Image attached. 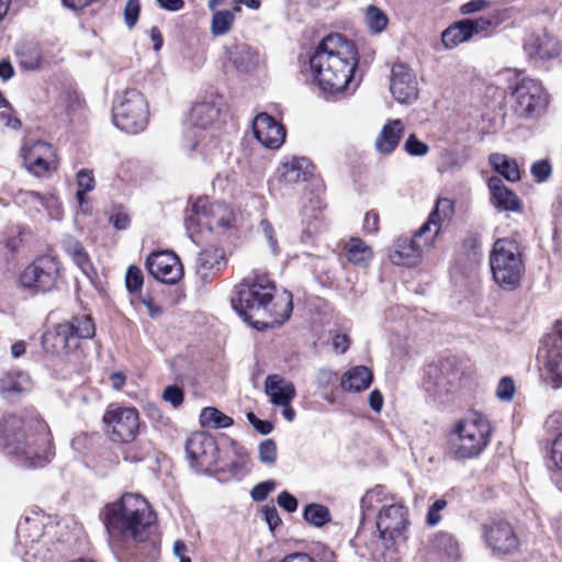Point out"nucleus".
I'll return each mask as SVG.
<instances>
[{
  "mask_svg": "<svg viewBox=\"0 0 562 562\" xmlns=\"http://www.w3.org/2000/svg\"><path fill=\"white\" fill-rule=\"evenodd\" d=\"M232 306L245 322L263 330L282 325L292 313V294L278 292L267 274H251L235 286Z\"/></svg>",
  "mask_w": 562,
  "mask_h": 562,
  "instance_id": "1",
  "label": "nucleus"
},
{
  "mask_svg": "<svg viewBox=\"0 0 562 562\" xmlns=\"http://www.w3.org/2000/svg\"><path fill=\"white\" fill-rule=\"evenodd\" d=\"M358 61V50L351 41L329 34L310 57L313 82L324 95L340 94L350 83Z\"/></svg>",
  "mask_w": 562,
  "mask_h": 562,
  "instance_id": "2",
  "label": "nucleus"
},
{
  "mask_svg": "<svg viewBox=\"0 0 562 562\" xmlns=\"http://www.w3.org/2000/svg\"><path fill=\"white\" fill-rule=\"evenodd\" d=\"M103 522L112 538L143 542L155 520L148 502L139 494L125 493L103 509Z\"/></svg>",
  "mask_w": 562,
  "mask_h": 562,
  "instance_id": "3",
  "label": "nucleus"
},
{
  "mask_svg": "<svg viewBox=\"0 0 562 562\" xmlns=\"http://www.w3.org/2000/svg\"><path fill=\"white\" fill-rule=\"evenodd\" d=\"M4 448L24 468H43L55 457L52 435L44 422L25 425L12 419L4 434Z\"/></svg>",
  "mask_w": 562,
  "mask_h": 562,
  "instance_id": "4",
  "label": "nucleus"
},
{
  "mask_svg": "<svg viewBox=\"0 0 562 562\" xmlns=\"http://www.w3.org/2000/svg\"><path fill=\"white\" fill-rule=\"evenodd\" d=\"M244 224L245 216L239 209L207 196L198 198L187 207L184 216V226L192 239L203 232L217 236H233Z\"/></svg>",
  "mask_w": 562,
  "mask_h": 562,
  "instance_id": "5",
  "label": "nucleus"
},
{
  "mask_svg": "<svg viewBox=\"0 0 562 562\" xmlns=\"http://www.w3.org/2000/svg\"><path fill=\"white\" fill-rule=\"evenodd\" d=\"M218 115L220 106L215 100H204L191 108V126L186 131L183 146L188 151L199 154L202 160H212L218 154V142L206 131Z\"/></svg>",
  "mask_w": 562,
  "mask_h": 562,
  "instance_id": "6",
  "label": "nucleus"
},
{
  "mask_svg": "<svg viewBox=\"0 0 562 562\" xmlns=\"http://www.w3.org/2000/svg\"><path fill=\"white\" fill-rule=\"evenodd\" d=\"M492 427L488 419L480 413H471L458 420L451 431V453L457 460L479 457L488 446Z\"/></svg>",
  "mask_w": 562,
  "mask_h": 562,
  "instance_id": "7",
  "label": "nucleus"
},
{
  "mask_svg": "<svg viewBox=\"0 0 562 562\" xmlns=\"http://www.w3.org/2000/svg\"><path fill=\"white\" fill-rule=\"evenodd\" d=\"M493 280L503 290L513 291L520 285L525 265L518 244L509 238L497 239L490 254Z\"/></svg>",
  "mask_w": 562,
  "mask_h": 562,
  "instance_id": "8",
  "label": "nucleus"
},
{
  "mask_svg": "<svg viewBox=\"0 0 562 562\" xmlns=\"http://www.w3.org/2000/svg\"><path fill=\"white\" fill-rule=\"evenodd\" d=\"M94 334L95 327L91 317H74L47 330L43 336V346L48 352L69 355L79 348L82 339H90Z\"/></svg>",
  "mask_w": 562,
  "mask_h": 562,
  "instance_id": "9",
  "label": "nucleus"
},
{
  "mask_svg": "<svg viewBox=\"0 0 562 562\" xmlns=\"http://www.w3.org/2000/svg\"><path fill=\"white\" fill-rule=\"evenodd\" d=\"M112 114L117 128L128 134H137L148 124V103L137 89H126L115 98Z\"/></svg>",
  "mask_w": 562,
  "mask_h": 562,
  "instance_id": "10",
  "label": "nucleus"
},
{
  "mask_svg": "<svg viewBox=\"0 0 562 562\" xmlns=\"http://www.w3.org/2000/svg\"><path fill=\"white\" fill-rule=\"evenodd\" d=\"M512 110L516 117L536 121L543 115L549 105V94L539 80L520 79L510 93Z\"/></svg>",
  "mask_w": 562,
  "mask_h": 562,
  "instance_id": "11",
  "label": "nucleus"
},
{
  "mask_svg": "<svg viewBox=\"0 0 562 562\" xmlns=\"http://www.w3.org/2000/svg\"><path fill=\"white\" fill-rule=\"evenodd\" d=\"M59 262L53 256H40L26 266L19 276V288L31 295L48 292L59 278Z\"/></svg>",
  "mask_w": 562,
  "mask_h": 562,
  "instance_id": "12",
  "label": "nucleus"
},
{
  "mask_svg": "<svg viewBox=\"0 0 562 562\" xmlns=\"http://www.w3.org/2000/svg\"><path fill=\"white\" fill-rule=\"evenodd\" d=\"M103 423L114 441L131 442L139 432V414L134 407L111 405L103 415Z\"/></svg>",
  "mask_w": 562,
  "mask_h": 562,
  "instance_id": "13",
  "label": "nucleus"
},
{
  "mask_svg": "<svg viewBox=\"0 0 562 562\" xmlns=\"http://www.w3.org/2000/svg\"><path fill=\"white\" fill-rule=\"evenodd\" d=\"M390 504L380 508L376 518V529L385 546H390L404 537L408 526L407 508L393 496Z\"/></svg>",
  "mask_w": 562,
  "mask_h": 562,
  "instance_id": "14",
  "label": "nucleus"
},
{
  "mask_svg": "<svg viewBox=\"0 0 562 562\" xmlns=\"http://www.w3.org/2000/svg\"><path fill=\"white\" fill-rule=\"evenodd\" d=\"M186 453L191 467L199 471H210L217 463L216 442L205 432H194L188 437Z\"/></svg>",
  "mask_w": 562,
  "mask_h": 562,
  "instance_id": "15",
  "label": "nucleus"
},
{
  "mask_svg": "<svg viewBox=\"0 0 562 562\" xmlns=\"http://www.w3.org/2000/svg\"><path fill=\"white\" fill-rule=\"evenodd\" d=\"M434 235L427 236L419 228L412 238L401 237L396 240L391 259L396 265L417 266L426 250L434 246Z\"/></svg>",
  "mask_w": 562,
  "mask_h": 562,
  "instance_id": "16",
  "label": "nucleus"
},
{
  "mask_svg": "<svg viewBox=\"0 0 562 562\" xmlns=\"http://www.w3.org/2000/svg\"><path fill=\"white\" fill-rule=\"evenodd\" d=\"M146 267L148 272L162 283L175 284L183 274L179 258L168 250L150 254L147 257Z\"/></svg>",
  "mask_w": 562,
  "mask_h": 562,
  "instance_id": "17",
  "label": "nucleus"
},
{
  "mask_svg": "<svg viewBox=\"0 0 562 562\" xmlns=\"http://www.w3.org/2000/svg\"><path fill=\"white\" fill-rule=\"evenodd\" d=\"M390 90L398 103L411 104L418 99L416 74L405 64H395L391 71Z\"/></svg>",
  "mask_w": 562,
  "mask_h": 562,
  "instance_id": "18",
  "label": "nucleus"
},
{
  "mask_svg": "<svg viewBox=\"0 0 562 562\" xmlns=\"http://www.w3.org/2000/svg\"><path fill=\"white\" fill-rule=\"evenodd\" d=\"M23 161L25 168L36 177L45 176L56 168L55 151L43 140L34 142L24 148Z\"/></svg>",
  "mask_w": 562,
  "mask_h": 562,
  "instance_id": "19",
  "label": "nucleus"
},
{
  "mask_svg": "<svg viewBox=\"0 0 562 562\" xmlns=\"http://www.w3.org/2000/svg\"><path fill=\"white\" fill-rule=\"evenodd\" d=\"M524 50L528 59L538 65L560 54L559 42L546 32L528 34L524 41Z\"/></svg>",
  "mask_w": 562,
  "mask_h": 562,
  "instance_id": "20",
  "label": "nucleus"
},
{
  "mask_svg": "<svg viewBox=\"0 0 562 562\" xmlns=\"http://www.w3.org/2000/svg\"><path fill=\"white\" fill-rule=\"evenodd\" d=\"M255 137L269 149H278L285 140V128L267 113L258 114L252 123Z\"/></svg>",
  "mask_w": 562,
  "mask_h": 562,
  "instance_id": "21",
  "label": "nucleus"
},
{
  "mask_svg": "<svg viewBox=\"0 0 562 562\" xmlns=\"http://www.w3.org/2000/svg\"><path fill=\"white\" fill-rule=\"evenodd\" d=\"M484 537L487 546L501 553H509L518 547V538L513 527L505 521L494 522L486 527Z\"/></svg>",
  "mask_w": 562,
  "mask_h": 562,
  "instance_id": "22",
  "label": "nucleus"
},
{
  "mask_svg": "<svg viewBox=\"0 0 562 562\" xmlns=\"http://www.w3.org/2000/svg\"><path fill=\"white\" fill-rule=\"evenodd\" d=\"M538 359L543 363L552 380L562 385V342L558 337H547L538 351Z\"/></svg>",
  "mask_w": 562,
  "mask_h": 562,
  "instance_id": "23",
  "label": "nucleus"
},
{
  "mask_svg": "<svg viewBox=\"0 0 562 562\" xmlns=\"http://www.w3.org/2000/svg\"><path fill=\"white\" fill-rule=\"evenodd\" d=\"M227 265L225 251L217 247L203 249L196 259V274L203 282H209Z\"/></svg>",
  "mask_w": 562,
  "mask_h": 562,
  "instance_id": "24",
  "label": "nucleus"
},
{
  "mask_svg": "<svg viewBox=\"0 0 562 562\" xmlns=\"http://www.w3.org/2000/svg\"><path fill=\"white\" fill-rule=\"evenodd\" d=\"M454 214V203L448 198H439L427 221L420 226L422 233L427 236L434 235V241L439 235L442 226L450 223Z\"/></svg>",
  "mask_w": 562,
  "mask_h": 562,
  "instance_id": "25",
  "label": "nucleus"
},
{
  "mask_svg": "<svg viewBox=\"0 0 562 562\" xmlns=\"http://www.w3.org/2000/svg\"><path fill=\"white\" fill-rule=\"evenodd\" d=\"M490 190V201L492 205L498 211L504 212H519L520 200L517 194L508 189L503 180L498 177H491L487 180Z\"/></svg>",
  "mask_w": 562,
  "mask_h": 562,
  "instance_id": "26",
  "label": "nucleus"
},
{
  "mask_svg": "<svg viewBox=\"0 0 562 562\" xmlns=\"http://www.w3.org/2000/svg\"><path fill=\"white\" fill-rule=\"evenodd\" d=\"M265 393L273 406L288 405L296 396L294 384L279 374H269L265 379Z\"/></svg>",
  "mask_w": 562,
  "mask_h": 562,
  "instance_id": "27",
  "label": "nucleus"
},
{
  "mask_svg": "<svg viewBox=\"0 0 562 562\" xmlns=\"http://www.w3.org/2000/svg\"><path fill=\"white\" fill-rule=\"evenodd\" d=\"M31 389L32 380L25 371L9 370L0 376V393L7 400H15Z\"/></svg>",
  "mask_w": 562,
  "mask_h": 562,
  "instance_id": "28",
  "label": "nucleus"
},
{
  "mask_svg": "<svg viewBox=\"0 0 562 562\" xmlns=\"http://www.w3.org/2000/svg\"><path fill=\"white\" fill-rule=\"evenodd\" d=\"M313 165L305 157H291L278 167L279 178L289 184L307 180L313 175Z\"/></svg>",
  "mask_w": 562,
  "mask_h": 562,
  "instance_id": "29",
  "label": "nucleus"
},
{
  "mask_svg": "<svg viewBox=\"0 0 562 562\" xmlns=\"http://www.w3.org/2000/svg\"><path fill=\"white\" fill-rule=\"evenodd\" d=\"M405 131L404 123L398 120L389 121L375 139V149L383 155H390L395 150Z\"/></svg>",
  "mask_w": 562,
  "mask_h": 562,
  "instance_id": "30",
  "label": "nucleus"
},
{
  "mask_svg": "<svg viewBox=\"0 0 562 562\" xmlns=\"http://www.w3.org/2000/svg\"><path fill=\"white\" fill-rule=\"evenodd\" d=\"M451 380L445 372L443 364H430L425 370L424 387L432 395H441L450 391Z\"/></svg>",
  "mask_w": 562,
  "mask_h": 562,
  "instance_id": "31",
  "label": "nucleus"
},
{
  "mask_svg": "<svg viewBox=\"0 0 562 562\" xmlns=\"http://www.w3.org/2000/svg\"><path fill=\"white\" fill-rule=\"evenodd\" d=\"M373 374L364 366H356L345 372L341 378V387L347 392H362L372 383Z\"/></svg>",
  "mask_w": 562,
  "mask_h": 562,
  "instance_id": "32",
  "label": "nucleus"
},
{
  "mask_svg": "<svg viewBox=\"0 0 562 562\" xmlns=\"http://www.w3.org/2000/svg\"><path fill=\"white\" fill-rule=\"evenodd\" d=\"M471 37V29H469L467 19H464L447 27L442 32L441 42L446 48L451 49L459 44L469 41Z\"/></svg>",
  "mask_w": 562,
  "mask_h": 562,
  "instance_id": "33",
  "label": "nucleus"
},
{
  "mask_svg": "<svg viewBox=\"0 0 562 562\" xmlns=\"http://www.w3.org/2000/svg\"><path fill=\"white\" fill-rule=\"evenodd\" d=\"M346 256L349 262L366 267L372 259L373 252L362 239L355 237L346 244Z\"/></svg>",
  "mask_w": 562,
  "mask_h": 562,
  "instance_id": "34",
  "label": "nucleus"
},
{
  "mask_svg": "<svg viewBox=\"0 0 562 562\" xmlns=\"http://www.w3.org/2000/svg\"><path fill=\"white\" fill-rule=\"evenodd\" d=\"M488 161L493 169L506 180L514 182L520 179L519 168L515 159L496 153L490 156Z\"/></svg>",
  "mask_w": 562,
  "mask_h": 562,
  "instance_id": "35",
  "label": "nucleus"
},
{
  "mask_svg": "<svg viewBox=\"0 0 562 562\" xmlns=\"http://www.w3.org/2000/svg\"><path fill=\"white\" fill-rule=\"evenodd\" d=\"M393 501V495H390L385 487L376 485L369 490L361 498L360 506L363 516L370 514L379 506L384 507V504H390Z\"/></svg>",
  "mask_w": 562,
  "mask_h": 562,
  "instance_id": "36",
  "label": "nucleus"
},
{
  "mask_svg": "<svg viewBox=\"0 0 562 562\" xmlns=\"http://www.w3.org/2000/svg\"><path fill=\"white\" fill-rule=\"evenodd\" d=\"M240 12V7L235 4L232 10H217L214 11L211 21V33L214 36H222L231 31L235 21V13Z\"/></svg>",
  "mask_w": 562,
  "mask_h": 562,
  "instance_id": "37",
  "label": "nucleus"
},
{
  "mask_svg": "<svg viewBox=\"0 0 562 562\" xmlns=\"http://www.w3.org/2000/svg\"><path fill=\"white\" fill-rule=\"evenodd\" d=\"M256 53L246 44L235 45L227 52L228 60L238 70H248L256 63Z\"/></svg>",
  "mask_w": 562,
  "mask_h": 562,
  "instance_id": "38",
  "label": "nucleus"
},
{
  "mask_svg": "<svg viewBox=\"0 0 562 562\" xmlns=\"http://www.w3.org/2000/svg\"><path fill=\"white\" fill-rule=\"evenodd\" d=\"M200 424L214 429L227 428L233 425V418L215 407H205L201 411Z\"/></svg>",
  "mask_w": 562,
  "mask_h": 562,
  "instance_id": "39",
  "label": "nucleus"
},
{
  "mask_svg": "<svg viewBox=\"0 0 562 562\" xmlns=\"http://www.w3.org/2000/svg\"><path fill=\"white\" fill-rule=\"evenodd\" d=\"M432 548L448 558L456 559L459 557V543L450 533L440 532L436 535L432 540Z\"/></svg>",
  "mask_w": 562,
  "mask_h": 562,
  "instance_id": "40",
  "label": "nucleus"
},
{
  "mask_svg": "<svg viewBox=\"0 0 562 562\" xmlns=\"http://www.w3.org/2000/svg\"><path fill=\"white\" fill-rule=\"evenodd\" d=\"M66 251L72 258L75 263L79 267V269L86 274L89 276L91 270V263L88 254L86 252L83 246L77 240H68L66 243Z\"/></svg>",
  "mask_w": 562,
  "mask_h": 562,
  "instance_id": "41",
  "label": "nucleus"
},
{
  "mask_svg": "<svg viewBox=\"0 0 562 562\" xmlns=\"http://www.w3.org/2000/svg\"><path fill=\"white\" fill-rule=\"evenodd\" d=\"M304 519L315 527H323L330 521L331 515L328 508L321 504H308L303 512Z\"/></svg>",
  "mask_w": 562,
  "mask_h": 562,
  "instance_id": "42",
  "label": "nucleus"
},
{
  "mask_svg": "<svg viewBox=\"0 0 562 562\" xmlns=\"http://www.w3.org/2000/svg\"><path fill=\"white\" fill-rule=\"evenodd\" d=\"M505 19V12L493 14L490 18L467 19V24L471 29L472 36L482 32H486L492 26L499 25Z\"/></svg>",
  "mask_w": 562,
  "mask_h": 562,
  "instance_id": "43",
  "label": "nucleus"
},
{
  "mask_svg": "<svg viewBox=\"0 0 562 562\" xmlns=\"http://www.w3.org/2000/svg\"><path fill=\"white\" fill-rule=\"evenodd\" d=\"M366 21L373 33H381L387 24L386 14L375 5H369L366 12Z\"/></svg>",
  "mask_w": 562,
  "mask_h": 562,
  "instance_id": "44",
  "label": "nucleus"
},
{
  "mask_svg": "<svg viewBox=\"0 0 562 562\" xmlns=\"http://www.w3.org/2000/svg\"><path fill=\"white\" fill-rule=\"evenodd\" d=\"M77 184H78V190H77L76 195H77L79 204L82 205L85 202V195L88 192L92 191L95 186V180H94L92 171L89 169L79 170L77 173Z\"/></svg>",
  "mask_w": 562,
  "mask_h": 562,
  "instance_id": "45",
  "label": "nucleus"
},
{
  "mask_svg": "<svg viewBox=\"0 0 562 562\" xmlns=\"http://www.w3.org/2000/svg\"><path fill=\"white\" fill-rule=\"evenodd\" d=\"M20 65L27 70H37L43 65V58L37 48H27L20 52Z\"/></svg>",
  "mask_w": 562,
  "mask_h": 562,
  "instance_id": "46",
  "label": "nucleus"
},
{
  "mask_svg": "<svg viewBox=\"0 0 562 562\" xmlns=\"http://www.w3.org/2000/svg\"><path fill=\"white\" fill-rule=\"evenodd\" d=\"M259 226L262 232L263 238L270 248L271 254L273 256H278L280 254V247L276 237L273 226L268 220H261Z\"/></svg>",
  "mask_w": 562,
  "mask_h": 562,
  "instance_id": "47",
  "label": "nucleus"
},
{
  "mask_svg": "<svg viewBox=\"0 0 562 562\" xmlns=\"http://www.w3.org/2000/svg\"><path fill=\"white\" fill-rule=\"evenodd\" d=\"M404 149L409 156L423 157L428 154L429 147L419 140L415 134H411L404 144Z\"/></svg>",
  "mask_w": 562,
  "mask_h": 562,
  "instance_id": "48",
  "label": "nucleus"
},
{
  "mask_svg": "<svg viewBox=\"0 0 562 562\" xmlns=\"http://www.w3.org/2000/svg\"><path fill=\"white\" fill-rule=\"evenodd\" d=\"M530 172L538 182L547 181L552 173V166L548 159H540L531 165Z\"/></svg>",
  "mask_w": 562,
  "mask_h": 562,
  "instance_id": "49",
  "label": "nucleus"
},
{
  "mask_svg": "<svg viewBox=\"0 0 562 562\" xmlns=\"http://www.w3.org/2000/svg\"><path fill=\"white\" fill-rule=\"evenodd\" d=\"M143 272L142 270L136 266L128 267L125 276V284L126 289L130 292H136L140 290L143 285Z\"/></svg>",
  "mask_w": 562,
  "mask_h": 562,
  "instance_id": "50",
  "label": "nucleus"
},
{
  "mask_svg": "<svg viewBox=\"0 0 562 562\" xmlns=\"http://www.w3.org/2000/svg\"><path fill=\"white\" fill-rule=\"evenodd\" d=\"M42 206L48 212V215L53 220H59L63 215L61 203L55 195H43L41 203Z\"/></svg>",
  "mask_w": 562,
  "mask_h": 562,
  "instance_id": "51",
  "label": "nucleus"
},
{
  "mask_svg": "<svg viewBox=\"0 0 562 562\" xmlns=\"http://www.w3.org/2000/svg\"><path fill=\"white\" fill-rule=\"evenodd\" d=\"M259 459L262 463L273 464L277 459V446L271 439L262 441L259 446Z\"/></svg>",
  "mask_w": 562,
  "mask_h": 562,
  "instance_id": "52",
  "label": "nucleus"
},
{
  "mask_svg": "<svg viewBox=\"0 0 562 562\" xmlns=\"http://www.w3.org/2000/svg\"><path fill=\"white\" fill-rule=\"evenodd\" d=\"M42 194L36 191L20 190L15 194L16 203L30 207H36L41 203Z\"/></svg>",
  "mask_w": 562,
  "mask_h": 562,
  "instance_id": "53",
  "label": "nucleus"
},
{
  "mask_svg": "<svg viewBox=\"0 0 562 562\" xmlns=\"http://www.w3.org/2000/svg\"><path fill=\"white\" fill-rule=\"evenodd\" d=\"M140 4L139 0H128L124 8V22L128 29H132L139 15Z\"/></svg>",
  "mask_w": 562,
  "mask_h": 562,
  "instance_id": "54",
  "label": "nucleus"
},
{
  "mask_svg": "<svg viewBox=\"0 0 562 562\" xmlns=\"http://www.w3.org/2000/svg\"><path fill=\"white\" fill-rule=\"evenodd\" d=\"M514 393H515L514 381L508 376L501 379V381L497 385V389H496V396L501 401H510L514 396Z\"/></svg>",
  "mask_w": 562,
  "mask_h": 562,
  "instance_id": "55",
  "label": "nucleus"
},
{
  "mask_svg": "<svg viewBox=\"0 0 562 562\" xmlns=\"http://www.w3.org/2000/svg\"><path fill=\"white\" fill-rule=\"evenodd\" d=\"M276 488L274 481H265L255 485L251 490V497L256 502L265 501L268 495Z\"/></svg>",
  "mask_w": 562,
  "mask_h": 562,
  "instance_id": "56",
  "label": "nucleus"
},
{
  "mask_svg": "<svg viewBox=\"0 0 562 562\" xmlns=\"http://www.w3.org/2000/svg\"><path fill=\"white\" fill-rule=\"evenodd\" d=\"M491 4L490 0H470L460 7V13L463 15L474 14L488 9Z\"/></svg>",
  "mask_w": 562,
  "mask_h": 562,
  "instance_id": "57",
  "label": "nucleus"
},
{
  "mask_svg": "<svg viewBox=\"0 0 562 562\" xmlns=\"http://www.w3.org/2000/svg\"><path fill=\"white\" fill-rule=\"evenodd\" d=\"M447 507L445 499H437L428 509L426 521L429 526L434 527L439 524L441 517L440 512Z\"/></svg>",
  "mask_w": 562,
  "mask_h": 562,
  "instance_id": "58",
  "label": "nucleus"
},
{
  "mask_svg": "<svg viewBox=\"0 0 562 562\" xmlns=\"http://www.w3.org/2000/svg\"><path fill=\"white\" fill-rule=\"evenodd\" d=\"M162 398L173 407H179L183 402V391L176 385H169L164 390Z\"/></svg>",
  "mask_w": 562,
  "mask_h": 562,
  "instance_id": "59",
  "label": "nucleus"
},
{
  "mask_svg": "<svg viewBox=\"0 0 562 562\" xmlns=\"http://www.w3.org/2000/svg\"><path fill=\"white\" fill-rule=\"evenodd\" d=\"M551 460L562 471V431L558 432L551 443Z\"/></svg>",
  "mask_w": 562,
  "mask_h": 562,
  "instance_id": "60",
  "label": "nucleus"
},
{
  "mask_svg": "<svg viewBox=\"0 0 562 562\" xmlns=\"http://www.w3.org/2000/svg\"><path fill=\"white\" fill-rule=\"evenodd\" d=\"M0 119L4 122L8 127L18 130L21 126V121L15 117L14 111L8 102L7 106L0 110Z\"/></svg>",
  "mask_w": 562,
  "mask_h": 562,
  "instance_id": "61",
  "label": "nucleus"
},
{
  "mask_svg": "<svg viewBox=\"0 0 562 562\" xmlns=\"http://www.w3.org/2000/svg\"><path fill=\"white\" fill-rule=\"evenodd\" d=\"M278 505L288 513H294L297 509V499L286 491L278 495Z\"/></svg>",
  "mask_w": 562,
  "mask_h": 562,
  "instance_id": "62",
  "label": "nucleus"
},
{
  "mask_svg": "<svg viewBox=\"0 0 562 562\" xmlns=\"http://www.w3.org/2000/svg\"><path fill=\"white\" fill-rule=\"evenodd\" d=\"M79 98L76 92L65 90L60 93L58 103L66 111L69 112L74 109V105L78 103Z\"/></svg>",
  "mask_w": 562,
  "mask_h": 562,
  "instance_id": "63",
  "label": "nucleus"
},
{
  "mask_svg": "<svg viewBox=\"0 0 562 562\" xmlns=\"http://www.w3.org/2000/svg\"><path fill=\"white\" fill-rule=\"evenodd\" d=\"M363 229L368 233H375L379 229V215L374 211L367 212L363 220Z\"/></svg>",
  "mask_w": 562,
  "mask_h": 562,
  "instance_id": "64",
  "label": "nucleus"
}]
</instances>
